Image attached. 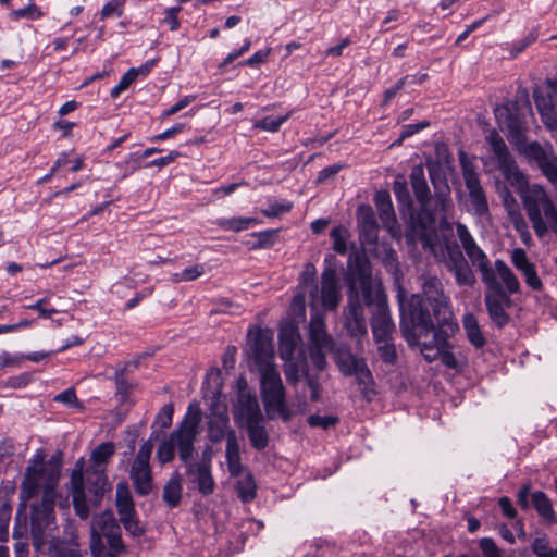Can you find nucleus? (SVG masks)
<instances>
[{
    "mask_svg": "<svg viewBox=\"0 0 557 557\" xmlns=\"http://www.w3.org/2000/svg\"><path fill=\"white\" fill-rule=\"evenodd\" d=\"M397 301L401 314L400 331L409 347H419L428 362L438 359L447 341L443 332L435 329L429 310L422 307L421 297L412 295L406 304L404 289L399 286Z\"/></svg>",
    "mask_w": 557,
    "mask_h": 557,
    "instance_id": "f257e3e1",
    "label": "nucleus"
},
{
    "mask_svg": "<svg viewBox=\"0 0 557 557\" xmlns=\"http://www.w3.org/2000/svg\"><path fill=\"white\" fill-rule=\"evenodd\" d=\"M207 438L212 444L225 440V460L231 476L238 478L244 472L242 463V444L232 428L227 406L221 400V391L216 389L210 398L209 412L206 416Z\"/></svg>",
    "mask_w": 557,
    "mask_h": 557,
    "instance_id": "f03ea898",
    "label": "nucleus"
},
{
    "mask_svg": "<svg viewBox=\"0 0 557 557\" xmlns=\"http://www.w3.org/2000/svg\"><path fill=\"white\" fill-rule=\"evenodd\" d=\"M509 183L519 193L534 233L539 238H544L549 230L552 232L557 230V208L541 185H529L523 173L521 184L517 183L516 180H511Z\"/></svg>",
    "mask_w": 557,
    "mask_h": 557,
    "instance_id": "7ed1b4c3",
    "label": "nucleus"
},
{
    "mask_svg": "<svg viewBox=\"0 0 557 557\" xmlns=\"http://www.w3.org/2000/svg\"><path fill=\"white\" fill-rule=\"evenodd\" d=\"M89 546L92 557H120L127 553L121 528L112 510L94 516Z\"/></svg>",
    "mask_w": 557,
    "mask_h": 557,
    "instance_id": "20e7f679",
    "label": "nucleus"
},
{
    "mask_svg": "<svg viewBox=\"0 0 557 557\" xmlns=\"http://www.w3.org/2000/svg\"><path fill=\"white\" fill-rule=\"evenodd\" d=\"M60 480V467L47 466L44 456L36 454L26 468L24 480L21 484L22 507L25 502L42 492V496L57 495L55 488Z\"/></svg>",
    "mask_w": 557,
    "mask_h": 557,
    "instance_id": "39448f33",
    "label": "nucleus"
},
{
    "mask_svg": "<svg viewBox=\"0 0 557 557\" xmlns=\"http://www.w3.org/2000/svg\"><path fill=\"white\" fill-rule=\"evenodd\" d=\"M260 374V392L264 409L269 419L276 417L289 421L293 411L285 401V387L276 366L258 370Z\"/></svg>",
    "mask_w": 557,
    "mask_h": 557,
    "instance_id": "423d86ee",
    "label": "nucleus"
},
{
    "mask_svg": "<svg viewBox=\"0 0 557 557\" xmlns=\"http://www.w3.org/2000/svg\"><path fill=\"white\" fill-rule=\"evenodd\" d=\"M201 418L202 412L199 403L191 401L183 421L169 436L184 463L189 462L195 453V442L199 434Z\"/></svg>",
    "mask_w": 557,
    "mask_h": 557,
    "instance_id": "0eeeda50",
    "label": "nucleus"
},
{
    "mask_svg": "<svg viewBox=\"0 0 557 557\" xmlns=\"http://www.w3.org/2000/svg\"><path fill=\"white\" fill-rule=\"evenodd\" d=\"M485 141L491 156L483 159L484 165H487L490 160H493L497 164V169L502 172L504 178L508 182L516 180L517 183L522 182V172L519 170L513 157L509 152V149L504 138L498 134L497 131H491Z\"/></svg>",
    "mask_w": 557,
    "mask_h": 557,
    "instance_id": "6e6552de",
    "label": "nucleus"
},
{
    "mask_svg": "<svg viewBox=\"0 0 557 557\" xmlns=\"http://www.w3.org/2000/svg\"><path fill=\"white\" fill-rule=\"evenodd\" d=\"M530 112L529 101L520 104L517 101H507L494 109L498 125L509 132L512 140L520 143L525 129V114Z\"/></svg>",
    "mask_w": 557,
    "mask_h": 557,
    "instance_id": "1a4fd4ad",
    "label": "nucleus"
},
{
    "mask_svg": "<svg viewBox=\"0 0 557 557\" xmlns=\"http://www.w3.org/2000/svg\"><path fill=\"white\" fill-rule=\"evenodd\" d=\"M459 161L465 185L469 191V198L474 213L479 216L488 213V202L481 186L479 174L466 152H459Z\"/></svg>",
    "mask_w": 557,
    "mask_h": 557,
    "instance_id": "9d476101",
    "label": "nucleus"
},
{
    "mask_svg": "<svg viewBox=\"0 0 557 557\" xmlns=\"http://www.w3.org/2000/svg\"><path fill=\"white\" fill-rule=\"evenodd\" d=\"M492 281L483 282L488 292L506 293L507 296L521 292V284L518 276L502 259H497L492 268Z\"/></svg>",
    "mask_w": 557,
    "mask_h": 557,
    "instance_id": "9b49d317",
    "label": "nucleus"
},
{
    "mask_svg": "<svg viewBox=\"0 0 557 557\" xmlns=\"http://www.w3.org/2000/svg\"><path fill=\"white\" fill-rule=\"evenodd\" d=\"M248 336L251 342V358L257 370L275 366L272 336L261 329L250 330Z\"/></svg>",
    "mask_w": 557,
    "mask_h": 557,
    "instance_id": "f8f14e48",
    "label": "nucleus"
},
{
    "mask_svg": "<svg viewBox=\"0 0 557 557\" xmlns=\"http://www.w3.org/2000/svg\"><path fill=\"white\" fill-rule=\"evenodd\" d=\"M351 282L359 284L367 306H373V308L388 306L381 281L373 278L366 268H359L357 273L352 274Z\"/></svg>",
    "mask_w": 557,
    "mask_h": 557,
    "instance_id": "ddd939ff",
    "label": "nucleus"
},
{
    "mask_svg": "<svg viewBox=\"0 0 557 557\" xmlns=\"http://www.w3.org/2000/svg\"><path fill=\"white\" fill-rule=\"evenodd\" d=\"M57 495L42 496L41 502L32 507V532L34 537H42L45 531L55 528L54 499Z\"/></svg>",
    "mask_w": 557,
    "mask_h": 557,
    "instance_id": "4468645a",
    "label": "nucleus"
},
{
    "mask_svg": "<svg viewBox=\"0 0 557 557\" xmlns=\"http://www.w3.org/2000/svg\"><path fill=\"white\" fill-rule=\"evenodd\" d=\"M232 414L235 423L239 428L251 422L263 420L258 399L252 393H243L236 396L233 401Z\"/></svg>",
    "mask_w": 557,
    "mask_h": 557,
    "instance_id": "2eb2a0df",
    "label": "nucleus"
},
{
    "mask_svg": "<svg viewBox=\"0 0 557 557\" xmlns=\"http://www.w3.org/2000/svg\"><path fill=\"white\" fill-rule=\"evenodd\" d=\"M71 493L76 515L81 519L89 517V508L85 499V485H84V459L81 458L76 461L75 467L71 474Z\"/></svg>",
    "mask_w": 557,
    "mask_h": 557,
    "instance_id": "dca6fc26",
    "label": "nucleus"
},
{
    "mask_svg": "<svg viewBox=\"0 0 557 557\" xmlns=\"http://www.w3.org/2000/svg\"><path fill=\"white\" fill-rule=\"evenodd\" d=\"M370 326L374 341L394 339L396 326L388 306L373 308L370 318Z\"/></svg>",
    "mask_w": 557,
    "mask_h": 557,
    "instance_id": "f3484780",
    "label": "nucleus"
},
{
    "mask_svg": "<svg viewBox=\"0 0 557 557\" xmlns=\"http://www.w3.org/2000/svg\"><path fill=\"white\" fill-rule=\"evenodd\" d=\"M186 466V475L188 481L197 487L199 493L203 496L213 494L215 490V481L212 475L211 467L198 465L191 461L187 462Z\"/></svg>",
    "mask_w": 557,
    "mask_h": 557,
    "instance_id": "a211bd4d",
    "label": "nucleus"
},
{
    "mask_svg": "<svg viewBox=\"0 0 557 557\" xmlns=\"http://www.w3.org/2000/svg\"><path fill=\"white\" fill-rule=\"evenodd\" d=\"M484 301L491 320L498 327H503L509 322V314L506 312V308H510L512 302L506 293H492L487 290Z\"/></svg>",
    "mask_w": 557,
    "mask_h": 557,
    "instance_id": "6ab92c4d",
    "label": "nucleus"
},
{
    "mask_svg": "<svg viewBox=\"0 0 557 557\" xmlns=\"http://www.w3.org/2000/svg\"><path fill=\"white\" fill-rule=\"evenodd\" d=\"M510 260L513 267L522 273L528 286L536 292L543 289V282L537 275L535 264L529 260L522 248H515L510 253Z\"/></svg>",
    "mask_w": 557,
    "mask_h": 557,
    "instance_id": "aec40b11",
    "label": "nucleus"
},
{
    "mask_svg": "<svg viewBox=\"0 0 557 557\" xmlns=\"http://www.w3.org/2000/svg\"><path fill=\"white\" fill-rule=\"evenodd\" d=\"M536 109L543 123L552 131H557V99L550 92L536 89L533 92Z\"/></svg>",
    "mask_w": 557,
    "mask_h": 557,
    "instance_id": "412c9836",
    "label": "nucleus"
},
{
    "mask_svg": "<svg viewBox=\"0 0 557 557\" xmlns=\"http://www.w3.org/2000/svg\"><path fill=\"white\" fill-rule=\"evenodd\" d=\"M357 225L362 244H374L377 240L379 225L374 212L369 205L357 208Z\"/></svg>",
    "mask_w": 557,
    "mask_h": 557,
    "instance_id": "4be33fe9",
    "label": "nucleus"
},
{
    "mask_svg": "<svg viewBox=\"0 0 557 557\" xmlns=\"http://www.w3.org/2000/svg\"><path fill=\"white\" fill-rule=\"evenodd\" d=\"M341 300L338 280L334 269L327 268L321 276V304L326 310H333Z\"/></svg>",
    "mask_w": 557,
    "mask_h": 557,
    "instance_id": "5701e85b",
    "label": "nucleus"
},
{
    "mask_svg": "<svg viewBox=\"0 0 557 557\" xmlns=\"http://www.w3.org/2000/svg\"><path fill=\"white\" fill-rule=\"evenodd\" d=\"M345 326L350 336L362 338L367 335L364 312L358 300L350 301L345 315Z\"/></svg>",
    "mask_w": 557,
    "mask_h": 557,
    "instance_id": "b1692460",
    "label": "nucleus"
},
{
    "mask_svg": "<svg viewBox=\"0 0 557 557\" xmlns=\"http://www.w3.org/2000/svg\"><path fill=\"white\" fill-rule=\"evenodd\" d=\"M129 478L138 495H148L153 488L152 474L149 463H132Z\"/></svg>",
    "mask_w": 557,
    "mask_h": 557,
    "instance_id": "393cba45",
    "label": "nucleus"
},
{
    "mask_svg": "<svg viewBox=\"0 0 557 557\" xmlns=\"http://www.w3.org/2000/svg\"><path fill=\"white\" fill-rule=\"evenodd\" d=\"M309 338L311 347L315 349H332V337L325 331L324 319L320 314H314L309 323Z\"/></svg>",
    "mask_w": 557,
    "mask_h": 557,
    "instance_id": "a878e982",
    "label": "nucleus"
},
{
    "mask_svg": "<svg viewBox=\"0 0 557 557\" xmlns=\"http://www.w3.org/2000/svg\"><path fill=\"white\" fill-rule=\"evenodd\" d=\"M85 490L91 492L97 498H100L109 488L106 468L88 467L84 473Z\"/></svg>",
    "mask_w": 557,
    "mask_h": 557,
    "instance_id": "bb28decb",
    "label": "nucleus"
},
{
    "mask_svg": "<svg viewBox=\"0 0 557 557\" xmlns=\"http://www.w3.org/2000/svg\"><path fill=\"white\" fill-rule=\"evenodd\" d=\"M463 249L472 264L480 271L482 282H491L492 268L486 253L476 245L475 240L465 246Z\"/></svg>",
    "mask_w": 557,
    "mask_h": 557,
    "instance_id": "cd10ccee",
    "label": "nucleus"
},
{
    "mask_svg": "<svg viewBox=\"0 0 557 557\" xmlns=\"http://www.w3.org/2000/svg\"><path fill=\"white\" fill-rule=\"evenodd\" d=\"M374 203L383 224L392 231L396 224V216L391 201L389 194L386 190L376 191Z\"/></svg>",
    "mask_w": 557,
    "mask_h": 557,
    "instance_id": "c85d7f7f",
    "label": "nucleus"
},
{
    "mask_svg": "<svg viewBox=\"0 0 557 557\" xmlns=\"http://www.w3.org/2000/svg\"><path fill=\"white\" fill-rule=\"evenodd\" d=\"M519 149L531 160H534L543 171L556 157L550 149H546L536 141L519 147Z\"/></svg>",
    "mask_w": 557,
    "mask_h": 557,
    "instance_id": "c756f323",
    "label": "nucleus"
},
{
    "mask_svg": "<svg viewBox=\"0 0 557 557\" xmlns=\"http://www.w3.org/2000/svg\"><path fill=\"white\" fill-rule=\"evenodd\" d=\"M299 336L294 329L281 331L278 336L280 357L285 361L293 360L295 349L297 347Z\"/></svg>",
    "mask_w": 557,
    "mask_h": 557,
    "instance_id": "7c9ffc66",
    "label": "nucleus"
},
{
    "mask_svg": "<svg viewBox=\"0 0 557 557\" xmlns=\"http://www.w3.org/2000/svg\"><path fill=\"white\" fill-rule=\"evenodd\" d=\"M182 483L178 473H173L163 487L162 499L170 507H176L182 498Z\"/></svg>",
    "mask_w": 557,
    "mask_h": 557,
    "instance_id": "2f4dec72",
    "label": "nucleus"
},
{
    "mask_svg": "<svg viewBox=\"0 0 557 557\" xmlns=\"http://www.w3.org/2000/svg\"><path fill=\"white\" fill-rule=\"evenodd\" d=\"M410 183L414 195L421 206H425L429 198V186L421 166H414L410 173Z\"/></svg>",
    "mask_w": 557,
    "mask_h": 557,
    "instance_id": "473e14b6",
    "label": "nucleus"
},
{
    "mask_svg": "<svg viewBox=\"0 0 557 557\" xmlns=\"http://www.w3.org/2000/svg\"><path fill=\"white\" fill-rule=\"evenodd\" d=\"M422 294H418L421 299L425 298L428 302L436 301L448 297L444 293L443 283L436 276L425 277L422 283Z\"/></svg>",
    "mask_w": 557,
    "mask_h": 557,
    "instance_id": "72a5a7b5",
    "label": "nucleus"
},
{
    "mask_svg": "<svg viewBox=\"0 0 557 557\" xmlns=\"http://www.w3.org/2000/svg\"><path fill=\"white\" fill-rule=\"evenodd\" d=\"M115 506L119 516L133 512L135 504L126 482H120L116 485Z\"/></svg>",
    "mask_w": 557,
    "mask_h": 557,
    "instance_id": "f704fd0d",
    "label": "nucleus"
},
{
    "mask_svg": "<svg viewBox=\"0 0 557 557\" xmlns=\"http://www.w3.org/2000/svg\"><path fill=\"white\" fill-rule=\"evenodd\" d=\"M462 324L470 343L476 348H482L485 345V337L476 318L472 313H468L463 317Z\"/></svg>",
    "mask_w": 557,
    "mask_h": 557,
    "instance_id": "c9c22d12",
    "label": "nucleus"
},
{
    "mask_svg": "<svg viewBox=\"0 0 557 557\" xmlns=\"http://www.w3.org/2000/svg\"><path fill=\"white\" fill-rule=\"evenodd\" d=\"M150 69H151V65L150 64H145L138 69L136 67H132L129 69L123 76L122 78L120 79L119 84L112 88L111 90V96L113 98H116L121 92L125 91L131 85L132 83L135 82V79L139 76V75H147L149 72H150Z\"/></svg>",
    "mask_w": 557,
    "mask_h": 557,
    "instance_id": "e433bc0d",
    "label": "nucleus"
},
{
    "mask_svg": "<svg viewBox=\"0 0 557 557\" xmlns=\"http://www.w3.org/2000/svg\"><path fill=\"white\" fill-rule=\"evenodd\" d=\"M498 194L502 199L503 206L507 212L508 219L511 223L523 218L520 206L513 195L505 186L498 187Z\"/></svg>",
    "mask_w": 557,
    "mask_h": 557,
    "instance_id": "4c0bfd02",
    "label": "nucleus"
},
{
    "mask_svg": "<svg viewBox=\"0 0 557 557\" xmlns=\"http://www.w3.org/2000/svg\"><path fill=\"white\" fill-rule=\"evenodd\" d=\"M115 453V446L111 442L101 443L98 445L90 455L89 467L92 468H106L108 461L112 458Z\"/></svg>",
    "mask_w": 557,
    "mask_h": 557,
    "instance_id": "58836bf2",
    "label": "nucleus"
},
{
    "mask_svg": "<svg viewBox=\"0 0 557 557\" xmlns=\"http://www.w3.org/2000/svg\"><path fill=\"white\" fill-rule=\"evenodd\" d=\"M335 360L339 371L346 376L352 375L354 371L359 367V362H363L362 358L356 357L348 350H338Z\"/></svg>",
    "mask_w": 557,
    "mask_h": 557,
    "instance_id": "ea45409f",
    "label": "nucleus"
},
{
    "mask_svg": "<svg viewBox=\"0 0 557 557\" xmlns=\"http://www.w3.org/2000/svg\"><path fill=\"white\" fill-rule=\"evenodd\" d=\"M246 428L251 445L260 450L268 445V433L262 421H256L244 425Z\"/></svg>",
    "mask_w": 557,
    "mask_h": 557,
    "instance_id": "a19ab883",
    "label": "nucleus"
},
{
    "mask_svg": "<svg viewBox=\"0 0 557 557\" xmlns=\"http://www.w3.org/2000/svg\"><path fill=\"white\" fill-rule=\"evenodd\" d=\"M429 305L432 307L433 315L441 326H456V324L450 322L453 319V312L450 311L449 307V297L429 302Z\"/></svg>",
    "mask_w": 557,
    "mask_h": 557,
    "instance_id": "79ce46f5",
    "label": "nucleus"
},
{
    "mask_svg": "<svg viewBox=\"0 0 557 557\" xmlns=\"http://www.w3.org/2000/svg\"><path fill=\"white\" fill-rule=\"evenodd\" d=\"M532 503L539 515L548 522H555V510L545 493L536 491L532 494Z\"/></svg>",
    "mask_w": 557,
    "mask_h": 557,
    "instance_id": "37998d69",
    "label": "nucleus"
},
{
    "mask_svg": "<svg viewBox=\"0 0 557 557\" xmlns=\"http://www.w3.org/2000/svg\"><path fill=\"white\" fill-rule=\"evenodd\" d=\"M315 268L312 263H307L301 273L300 285L305 288L310 287L311 305L314 306L319 300V289L315 285Z\"/></svg>",
    "mask_w": 557,
    "mask_h": 557,
    "instance_id": "c03bdc74",
    "label": "nucleus"
},
{
    "mask_svg": "<svg viewBox=\"0 0 557 557\" xmlns=\"http://www.w3.org/2000/svg\"><path fill=\"white\" fill-rule=\"evenodd\" d=\"M259 220L255 218H231V219H220L216 221V224L227 231L233 232H242L247 230L251 224H258Z\"/></svg>",
    "mask_w": 557,
    "mask_h": 557,
    "instance_id": "a18cd8bd",
    "label": "nucleus"
},
{
    "mask_svg": "<svg viewBox=\"0 0 557 557\" xmlns=\"http://www.w3.org/2000/svg\"><path fill=\"white\" fill-rule=\"evenodd\" d=\"M238 497L243 502H250L256 497L257 486L251 473L247 472L237 482Z\"/></svg>",
    "mask_w": 557,
    "mask_h": 557,
    "instance_id": "49530a36",
    "label": "nucleus"
},
{
    "mask_svg": "<svg viewBox=\"0 0 557 557\" xmlns=\"http://www.w3.org/2000/svg\"><path fill=\"white\" fill-rule=\"evenodd\" d=\"M449 272L454 274L456 283L459 286H472L476 281L468 261L453 268Z\"/></svg>",
    "mask_w": 557,
    "mask_h": 557,
    "instance_id": "de8ad7c7",
    "label": "nucleus"
},
{
    "mask_svg": "<svg viewBox=\"0 0 557 557\" xmlns=\"http://www.w3.org/2000/svg\"><path fill=\"white\" fill-rule=\"evenodd\" d=\"M120 521L123 524L125 531L129 533L132 536L139 537L145 534L146 530L140 524L139 519L137 517L136 510L133 512L119 516Z\"/></svg>",
    "mask_w": 557,
    "mask_h": 557,
    "instance_id": "09e8293b",
    "label": "nucleus"
},
{
    "mask_svg": "<svg viewBox=\"0 0 557 557\" xmlns=\"http://www.w3.org/2000/svg\"><path fill=\"white\" fill-rule=\"evenodd\" d=\"M330 235L333 240V249L339 255H345L347 252V240L350 236L348 228L343 225L336 226Z\"/></svg>",
    "mask_w": 557,
    "mask_h": 557,
    "instance_id": "8fccbe9b",
    "label": "nucleus"
},
{
    "mask_svg": "<svg viewBox=\"0 0 557 557\" xmlns=\"http://www.w3.org/2000/svg\"><path fill=\"white\" fill-rule=\"evenodd\" d=\"M205 274V265L203 264H194L184 269L181 272L173 273L171 275V281L173 283L181 282H191L200 277Z\"/></svg>",
    "mask_w": 557,
    "mask_h": 557,
    "instance_id": "3c124183",
    "label": "nucleus"
},
{
    "mask_svg": "<svg viewBox=\"0 0 557 557\" xmlns=\"http://www.w3.org/2000/svg\"><path fill=\"white\" fill-rule=\"evenodd\" d=\"M377 345V351L380 358L389 364H393L397 360L396 347L394 344V339L388 341H374Z\"/></svg>",
    "mask_w": 557,
    "mask_h": 557,
    "instance_id": "603ef678",
    "label": "nucleus"
},
{
    "mask_svg": "<svg viewBox=\"0 0 557 557\" xmlns=\"http://www.w3.org/2000/svg\"><path fill=\"white\" fill-rule=\"evenodd\" d=\"M289 116H290L289 112L283 116L276 117V119L267 116L260 121H257L255 123L253 127L274 133L280 129L281 125L284 122H286L289 119Z\"/></svg>",
    "mask_w": 557,
    "mask_h": 557,
    "instance_id": "864d4df0",
    "label": "nucleus"
},
{
    "mask_svg": "<svg viewBox=\"0 0 557 557\" xmlns=\"http://www.w3.org/2000/svg\"><path fill=\"white\" fill-rule=\"evenodd\" d=\"M445 267L447 270H451L453 268L466 262V258L463 257L461 250L457 246H446V256L443 259Z\"/></svg>",
    "mask_w": 557,
    "mask_h": 557,
    "instance_id": "5fc2aeb1",
    "label": "nucleus"
},
{
    "mask_svg": "<svg viewBox=\"0 0 557 557\" xmlns=\"http://www.w3.org/2000/svg\"><path fill=\"white\" fill-rule=\"evenodd\" d=\"M174 407L172 404H165L156 416L153 425L160 429H168L172 425Z\"/></svg>",
    "mask_w": 557,
    "mask_h": 557,
    "instance_id": "6e6d98bb",
    "label": "nucleus"
},
{
    "mask_svg": "<svg viewBox=\"0 0 557 557\" xmlns=\"http://www.w3.org/2000/svg\"><path fill=\"white\" fill-rule=\"evenodd\" d=\"M175 453V446L168 437L164 440L157 449V458L161 463H166L173 460Z\"/></svg>",
    "mask_w": 557,
    "mask_h": 557,
    "instance_id": "4d7b16f0",
    "label": "nucleus"
},
{
    "mask_svg": "<svg viewBox=\"0 0 557 557\" xmlns=\"http://www.w3.org/2000/svg\"><path fill=\"white\" fill-rule=\"evenodd\" d=\"M11 519V507L3 504L0 507V542H7L9 539V522Z\"/></svg>",
    "mask_w": 557,
    "mask_h": 557,
    "instance_id": "13d9d810",
    "label": "nucleus"
},
{
    "mask_svg": "<svg viewBox=\"0 0 557 557\" xmlns=\"http://www.w3.org/2000/svg\"><path fill=\"white\" fill-rule=\"evenodd\" d=\"M352 375L356 376L359 385L364 386V389L373 384V376L364 361L359 362V367L356 369V371H354Z\"/></svg>",
    "mask_w": 557,
    "mask_h": 557,
    "instance_id": "bf43d9fd",
    "label": "nucleus"
},
{
    "mask_svg": "<svg viewBox=\"0 0 557 557\" xmlns=\"http://www.w3.org/2000/svg\"><path fill=\"white\" fill-rule=\"evenodd\" d=\"M124 0H112L106 3L100 12L101 20L109 18L113 15L120 17L123 14Z\"/></svg>",
    "mask_w": 557,
    "mask_h": 557,
    "instance_id": "052dcab7",
    "label": "nucleus"
},
{
    "mask_svg": "<svg viewBox=\"0 0 557 557\" xmlns=\"http://www.w3.org/2000/svg\"><path fill=\"white\" fill-rule=\"evenodd\" d=\"M293 208L292 202H273L267 209H262L261 213L268 218H276L282 213L289 212Z\"/></svg>",
    "mask_w": 557,
    "mask_h": 557,
    "instance_id": "680f3d73",
    "label": "nucleus"
},
{
    "mask_svg": "<svg viewBox=\"0 0 557 557\" xmlns=\"http://www.w3.org/2000/svg\"><path fill=\"white\" fill-rule=\"evenodd\" d=\"M54 401L63 403L71 407H76L78 409H82V405L79 400L77 399L76 393L73 388H67L63 391L62 393L54 396Z\"/></svg>",
    "mask_w": 557,
    "mask_h": 557,
    "instance_id": "e2e57ef3",
    "label": "nucleus"
},
{
    "mask_svg": "<svg viewBox=\"0 0 557 557\" xmlns=\"http://www.w3.org/2000/svg\"><path fill=\"white\" fill-rule=\"evenodd\" d=\"M115 386H116V396L120 401L126 400L127 394L129 389L133 387L127 381L124 379V372H116L115 374Z\"/></svg>",
    "mask_w": 557,
    "mask_h": 557,
    "instance_id": "0e129e2a",
    "label": "nucleus"
},
{
    "mask_svg": "<svg viewBox=\"0 0 557 557\" xmlns=\"http://www.w3.org/2000/svg\"><path fill=\"white\" fill-rule=\"evenodd\" d=\"M277 231L269 230L264 232L255 233L253 236L258 238V243L256 245L257 248H268L271 247L276 238Z\"/></svg>",
    "mask_w": 557,
    "mask_h": 557,
    "instance_id": "69168bd1",
    "label": "nucleus"
},
{
    "mask_svg": "<svg viewBox=\"0 0 557 557\" xmlns=\"http://www.w3.org/2000/svg\"><path fill=\"white\" fill-rule=\"evenodd\" d=\"M513 228L518 232L522 243L527 246H532V235L529 231L528 223L524 218L511 223Z\"/></svg>",
    "mask_w": 557,
    "mask_h": 557,
    "instance_id": "338daca9",
    "label": "nucleus"
},
{
    "mask_svg": "<svg viewBox=\"0 0 557 557\" xmlns=\"http://www.w3.org/2000/svg\"><path fill=\"white\" fill-rule=\"evenodd\" d=\"M480 548L485 557H502L499 549L494 541L490 537H484L480 542Z\"/></svg>",
    "mask_w": 557,
    "mask_h": 557,
    "instance_id": "774afa93",
    "label": "nucleus"
}]
</instances>
